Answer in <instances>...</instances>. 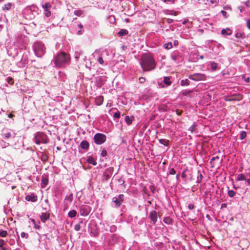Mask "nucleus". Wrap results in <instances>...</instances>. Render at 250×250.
I'll list each match as a JSON object with an SVG mask.
<instances>
[{"label":"nucleus","instance_id":"25","mask_svg":"<svg viewBox=\"0 0 250 250\" xmlns=\"http://www.w3.org/2000/svg\"><path fill=\"white\" fill-rule=\"evenodd\" d=\"M232 33V31L229 28L223 29L221 31V34L224 36L230 35Z\"/></svg>","mask_w":250,"mask_h":250},{"label":"nucleus","instance_id":"1","mask_svg":"<svg viewBox=\"0 0 250 250\" xmlns=\"http://www.w3.org/2000/svg\"><path fill=\"white\" fill-rule=\"evenodd\" d=\"M140 65L144 71H149L155 69L156 64L153 56L149 53L142 54Z\"/></svg>","mask_w":250,"mask_h":250},{"label":"nucleus","instance_id":"53","mask_svg":"<svg viewBox=\"0 0 250 250\" xmlns=\"http://www.w3.org/2000/svg\"><path fill=\"white\" fill-rule=\"evenodd\" d=\"M169 173L171 175H174L176 173V171L173 168H171L169 169Z\"/></svg>","mask_w":250,"mask_h":250},{"label":"nucleus","instance_id":"54","mask_svg":"<svg viewBox=\"0 0 250 250\" xmlns=\"http://www.w3.org/2000/svg\"><path fill=\"white\" fill-rule=\"evenodd\" d=\"M116 227L115 225H112L110 228V231L111 232H115L116 230Z\"/></svg>","mask_w":250,"mask_h":250},{"label":"nucleus","instance_id":"47","mask_svg":"<svg viewBox=\"0 0 250 250\" xmlns=\"http://www.w3.org/2000/svg\"><path fill=\"white\" fill-rule=\"evenodd\" d=\"M83 221H81L80 222L79 224H76L75 225V229L76 230V231H79L80 230L81 227V226H80V224L81 223H83Z\"/></svg>","mask_w":250,"mask_h":250},{"label":"nucleus","instance_id":"60","mask_svg":"<svg viewBox=\"0 0 250 250\" xmlns=\"http://www.w3.org/2000/svg\"><path fill=\"white\" fill-rule=\"evenodd\" d=\"M149 188L150 189V191L152 192V193H154L155 192V190H156V189H155V188L154 187V186H149Z\"/></svg>","mask_w":250,"mask_h":250},{"label":"nucleus","instance_id":"32","mask_svg":"<svg viewBox=\"0 0 250 250\" xmlns=\"http://www.w3.org/2000/svg\"><path fill=\"white\" fill-rule=\"evenodd\" d=\"M74 14L78 17L83 16L84 15L83 11L81 9L74 11Z\"/></svg>","mask_w":250,"mask_h":250},{"label":"nucleus","instance_id":"24","mask_svg":"<svg viewBox=\"0 0 250 250\" xmlns=\"http://www.w3.org/2000/svg\"><path fill=\"white\" fill-rule=\"evenodd\" d=\"M171 58L172 60L175 61L179 60V53L178 51H174L171 54Z\"/></svg>","mask_w":250,"mask_h":250},{"label":"nucleus","instance_id":"39","mask_svg":"<svg viewBox=\"0 0 250 250\" xmlns=\"http://www.w3.org/2000/svg\"><path fill=\"white\" fill-rule=\"evenodd\" d=\"M118 182L119 183L120 185L124 186V188H125V180L123 179L122 177H120V178L118 179Z\"/></svg>","mask_w":250,"mask_h":250},{"label":"nucleus","instance_id":"52","mask_svg":"<svg viewBox=\"0 0 250 250\" xmlns=\"http://www.w3.org/2000/svg\"><path fill=\"white\" fill-rule=\"evenodd\" d=\"M203 177V176L201 173H200L199 175H198L197 182L201 183Z\"/></svg>","mask_w":250,"mask_h":250},{"label":"nucleus","instance_id":"43","mask_svg":"<svg viewBox=\"0 0 250 250\" xmlns=\"http://www.w3.org/2000/svg\"><path fill=\"white\" fill-rule=\"evenodd\" d=\"M247 136V133L245 131H243L241 132L240 135V139L241 140H243L245 139Z\"/></svg>","mask_w":250,"mask_h":250},{"label":"nucleus","instance_id":"63","mask_svg":"<svg viewBox=\"0 0 250 250\" xmlns=\"http://www.w3.org/2000/svg\"><path fill=\"white\" fill-rule=\"evenodd\" d=\"M238 9L239 10L240 13H242L244 10V7L242 6H238Z\"/></svg>","mask_w":250,"mask_h":250},{"label":"nucleus","instance_id":"12","mask_svg":"<svg viewBox=\"0 0 250 250\" xmlns=\"http://www.w3.org/2000/svg\"><path fill=\"white\" fill-rule=\"evenodd\" d=\"M3 132L2 134V136L5 138V139H8L10 137L15 138L17 135V133L14 131H12V132H9L7 130V129L5 130V132H4V130H3Z\"/></svg>","mask_w":250,"mask_h":250},{"label":"nucleus","instance_id":"64","mask_svg":"<svg viewBox=\"0 0 250 250\" xmlns=\"http://www.w3.org/2000/svg\"><path fill=\"white\" fill-rule=\"evenodd\" d=\"M245 181L247 182L248 185L250 186V178L247 179L246 178Z\"/></svg>","mask_w":250,"mask_h":250},{"label":"nucleus","instance_id":"49","mask_svg":"<svg viewBox=\"0 0 250 250\" xmlns=\"http://www.w3.org/2000/svg\"><path fill=\"white\" fill-rule=\"evenodd\" d=\"M97 61H98V62H99V63H100L101 64H103V63H104V60H103V58H102L101 56H100L98 57V59H97Z\"/></svg>","mask_w":250,"mask_h":250},{"label":"nucleus","instance_id":"34","mask_svg":"<svg viewBox=\"0 0 250 250\" xmlns=\"http://www.w3.org/2000/svg\"><path fill=\"white\" fill-rule=\"evenodd\" d=\"M11 3H7L3 5V6L2 7V10L3 11H8L11 9Z\"/></svg>","mask_w":250,"mask_h":250},{"label":"nucleus","instance_id":"40","mask_svg":"<svg viewBox=\"0 0 250 250\" xmlns=\"http://www.w3.org/2000/svg\"><path fill=\"white\" fill-rule=\"evenodd\" d=\"M6 82L11 85H13L14 83L13 79L10 77L6 78Z\"/></svg>","mask_w":250,"mask_h":250},{"label":"nucleus","instance_id":"44","mask_svg":"<svg viewBox=\"0 0 250 250\" xmlns=\"http://www.w3.org/2000/svg\"><path fill=\"white\" fill-rule=\"evenodd\" d=\"M107 155V153L106 149L104 148L102 149V150H101V155L102 157H104L106 156Z\"/></svg>","mask_w":250,"mask_h":250},{"label":"nucleus","instance_id":"11","mask_svg":"<svg viewBox=\"0 0 250 250\" xmlns=\"http://www.w3.org/2000/svg\"><path fill=\"white\" fill-rule=\"evenodd\" d=\"M91 208L87 205H82L80 207V212L82 216H86L88 215L90 211Z\"/></svg>","mask_w":250,"mask_h":250},{"label":"nucleus","instance_id":"19","mask_svg":"<svg viewBox=\"0 0 250 250\" xmlns=\"http://www.w3.org/2000/svg\"><path fill=\"white\" fill-rule=\"evenodd\" d=\"M99 230L96 227H93L90 228V234L91 236L93 237H97L99 234Z\"/></svg>","mask_w":250,"mask_h":250},{"label":"nucleus","instance_id":"30","mask_svg":"<svg viewBox=\"0 0 250 250\" xmlns=\"http://www.w3.org/2000/svg\"><path fill=\"white\" fill-rule=\"evenodd\" d=\"M190 82L188 79H186L181 81L180 84L182 86H188L190 84Z\"/></svg>","mask_w":250,"mask_h":250},{"label":"nucleus","instance_id":"48","mask_svg":"<svg viewBox=\"0 0 250 250\" xmlns=\"http://www.w3.org/2000/svg\"><path fill=\"white\" fill-rule=\"evenodd\" d=\"M223 9L225 10L231 11V10H232V8H231V6L229 5H226L224 6Z\"/></svg>","mask_w":250,"mask_h":250},{"label":"nucleus","instance_id":"59","mask_svg":"<svg viewBox=\"0 0 250 250\" xmlns=\"http://www.w3.org/2000/svg\"><path fill=\"white\" fill-rule=\"evenodd\" d=\"M196 127V125H193L189 127V130H190L191 132H193L194 130V129H195Z\"/></svg>","mask_w":250,"mask_h":250},{"label":"nucleus","instance_id":"13","mask_svg":"<svg viewBox=\"0 0 250 250\" xmlns=\"http://www.w3.org/2000/svg\"><path fill=\"white\" fill-rule=\"evenodd\" d=\"M118 240V236L116 234H112L108 239V243L110 246L114 245Z\"/></svg>","mask_w":250,"mask_h":250},{"label":"nucleus","instance_id":"29","mask_svg":"<svg viewBox=\"0 0 250 250\" xmlns=\"http://www.w3.org/2000/svg\"><path fill=\"white\" fill-rule=\"evenodd\" d=\"M87 161L89 164H92L93 166H96L97 164V162L95 161L94 158L91 156H89L88 157Z\"/></svg>","mask_w":250,"mask_h":250},{"label":"nucleus","instance_id":"7","mask_svg":"<svg viewBox=\"0 0 250 250\" xmlns=\"http://www.w3.org/2000/svg\"><path fill=\"white\" fill-rule=\"evenodd\" d=\"M42 8L43 9V13L45 17H49L51 15L50 8L52 7V3L50 2H46L42 4Z\"/></svg>","mask_w":250,"mask_h":250},{"label":"nucleus","instance_id":"57","mask_svg":"<svg viewBox=\"0 0 250 250\" xmlns=\"http://www.w3.org/2000/svg\"><path fill=\"white\" fill-rule=\"evenodd\" d=\"M139 81L140 83H143L145 82L146 79L144 77H141L139 78Z\"/></svg>","mask_w":250,"mask_h":250},{"label":"nucleus","instance_id":"9","mask_svg":"<svg viewBox=\"0 0 250 250\" xmlns=\"http://www.w3.org/2000/svg\"><path fill=\"white\" fill-rule=\"evenodd\" d=\"M210 42L213 44L212 50L216 54H219L221 51L224 50V47L220 43L214 40H211Z\"/></svg>","mask_w":250,"mask_h":250},{"label":"nucleus","instance_id":"61","mask_svg":"<svg viewBox=\"0 0 250 250\" xmlns=\"http://www.w3.org/2000/svg\"><path fill=\"white\" fill-rule=\"evenodd\" d=\"M244 4L247 7H250V0H248L246 1L245 2H244Z\"/></svg>","mask_w":250,"mask_h":250},{"label":"nucleus","instance_id":"33","mask_svg":"<svg viewBox=\"0 0 250 250\" xmlns=\"http://www.w3.org/2000/svg\"><path fill=\"white\" fill-rule=\"evenodd\" d=\"M77 211L75 210H71L68 214V216L70 218L75 217L77 215Z\"/></svg>","mask_w":250,"mask_h":250},{"label":"nucleus","instance_id":"38","mask_svg":"<svg viewBox=\"0 0 250 250\" xmlns=\"http://www.w3.org/2000/svg\"><path fill=\"white\" fill-rule=\"evenodd\" d=\"M246 177L243 174H239L237 177V181H243L245 180Z\"/></svg>","mask_w":250,"mask_h":250},{"label":"nucleus","instance_id":"41","mask_svg":"<svg viewBox=\"0 0 250 250\" xmlns=\"http://www.w3.org/2000/svg\"><path fill=\"white\" fill-rule=\"evenodd\" d=\"M120 116H121V113L118 110L117 112H116L114 115H113V118H114V119H118L120 118Z\"/></svg>","mask_w":250,"mask_h":250},{"label":"nucleus","instance_id":"26","mask_svg":"<svg viewBox=\"0 0 250 250\" xmlns=\"http://www.w3.org/2000/svg\"><path fill=\"white\" fill-rule=\"evenodd\" d=\"M104 101V97L102 96H100L97 97L95 99V103L97 105H101L102 104Z\"/></svg>","mask_w":250,"mask_h":250},{"label":"nucleus","instance_id":"37","mask_svg":"<svg viewBox=\"0 0 250 250\" xmlns=\"http://www.w3.org/2000/svg\"><path fill=\"white\" fill-rule=\"evenodd\" d=\"M48 157L46 154L42 153V154L41 155V160L43 162L45 163V162H46L48 160Z\"/></svg>","mask_w":250,"mask_h":250},{"label":"nucleus","instance_id":"35","mask_svg":"<svg viewBox=\"0 0 250 250\" xmlns=\"http://www.w3.org/2000/svg\"><path fill=\"white\" fill-rule=\"evenodd\" d=\"M163 221L167 225H170L172 224V220L169 217H164Z\"/></svg>","mask_w":250,"mask_h":250},{"label":"nucleus","instance_id":"28","mask_svg":"<svg viewBox=\"0 0 250 250\" xmlns=\"http://www.w3.org/2000/svg\"><path fill=\"white\" fill-rule=\"evenodd\" d=\"M73 200V194L71 193L70 195L66 196L64 199V202H66L67 204L68 203H70L72 202Z\"/></svg>","mask_w":250,"mask_h":250},{"label":"nucleus","instance_id":"21","mask_svg":"<svg viewBox=\"0 0 250 250\" xmlns=\"http://www.w3.org/2000/svg\"><path fill=\"white\" fill-rule=\"evenodd\" d=\"M134 120V117L133 116H130V117H129L128 116H126L125 118V123L128 125L132 124V121Z\"/></svg>","mask_w":250,"mask_h":250},{"label":"nucleus","instance_id":"23","mask_svg":"<svg viewBox=\"0 0 250 250\" xmlns=\"http://www.w3.org/2000/svg\"><path fill=\"white\" fill-rule=\"evenodd\" d=\"M210 63L211 69L213 71L220 69V68L219 67L218 63L216 62H211Z\"/></svg>","mask_w":250,"mask_h":250},{"label":"nucleus","instance_id":"3","mask_svg":"<svg viewBox=\"0 0 250 250\" xmlns=\"http://www.w3.org/2000/svg\"><path fill=\"white\" fill-rule=\"evenodd\" d=\"M35 54L38 57H42L45 53L44 44L41 42L37 41L33 45Z\"/></svg>","mask_w":250,"mask_h":250},{"label":"nucleus","instance_id":"36","mask_svg":"<svg viewBox=\"0 0 250 250\" xmlns=\"http://www.w3.org/2000/svg\"><path fill=\"white\" fill-rule=\"evenodd\" d=\"M164 47L166 49H170L172 48L173 45L171 42H169L164 44Z\"/></svg>","mask_w":250,"mask_h":250},{"label":"nucleus","instance_id":"62","mask_svg":"<svg viewBox=\"0 0 250 250\" xmlns=\"http://www.w3.org/2000/svg\"><path fill=\"white\" fill-rule=\"evenodd\" d=\"M194 205L192 204H190L188 205V208L189 209V210H192L193 209H194Z\"/></svg>","mask_w":250,"mask_h":250},{"label":"nucleus","instance_id":"45","mask_svg":"<svg viewBox=\"0 0 250 250\" xmlns=\"http://www.w3.org/2000/svg\"><path fill=\"white\" fill-rule=\"evenodd\" d=\"M40 222L38 221V223H36V222L33 224L34 227L35 229H40L41 228V226L40 225Z\"/></svg>","mask_w":250,"mask_h":250},{"label":"nucleus","instance_id":"50","mask_svg":"<svg viewBox=\"0 0 250 250\" xmlns=\"http://www.w3.org/2000/svg\"><path fill=\"white\" fill-rule=\"evenodd\" d=\"M221 13L225 19H227L228 17V15H227V13L225 10H222L221 11Z\"/></svg>","mask_w":250,"mask_h":250},{"label":"nucleus","instance_id":"15","mask_svg":"<svg viewBox=\"0 0 250 250\" xmlns=\"http://www.w3.org/2000/svg\"><path fill=\"white\" fill-rule=\"evenodd\" d=\"M215 161H219L218 166H219L220 164H221L222 162V160H220V158L218 156H216L215 157H213L210 160V163L211 165V167H214L216 166Z\"/></svg>","mask_w":250,"mask_h":250},{"label":"nucleus","instance_id":"20","mask_svg":"<svg viewBox=\"0 0 250 250\" xmlns=\"http://www.w3.org/2000/svg\"><path fill=\"white\" fill-rule=\"evenodd\" d=\"M81 147L85 150H87L89 147V144L87 141H83L80 144Z\"/></svg>","mask_w":250,"mask_h":250},{"label":"nucleus","instance_id":"58","mask_svg":"<svg viewBox=\"0 0 250 250\" xmlns=\"http://www.w3.org/2000/svg\"><path fill=\"white\" fill-rule=\"evenodd\" d=\"M247 27L250 30V18L246 21Z\"/></svg>","mask_w":250,"mask_h":250},{"label":"nucleus","instance_id":"10","mask_svg":"<svg viewBox=\"0 0 250 250\" xmlns=\"http://www.w3.org/2000/svg\"><path fill=\"white\" fill-rule=\"evenodd\" d=\"M188 78L194 81H204L206 80V76L202 73H194L189 75Z\"/></svg>","mask_w":250,"mask_h":250},{"label":"nucleus","instance_id":"16","mask_svg":"<svg viewBox=\"0 0 250 250\" xmlns=\"http://www.w3.org/2000/svg\"><path fill=\"white\" fill-rule=\"evenodd\" d=\"M48 184V176L43 174L42 177L41 187L42 188H45Z\"/></svg>","mask_w":250,"mask_h":250},{"label":"nucleus","instance_id":"42","mask_svg":"<svg viewBox=\"0 0 250 250\" xmlns=\"http://www.w3.org/2000/svg\"><path fill=\"white\" fill-rule=\"evenodd\" d=\"M7 235V232L6 230L0 229V237H6Z\"/></svg>","mask_w":250,"mask_h":250},{"label":"nucleus","instance_id":"14","mask_svg":"<svg viewBox=\"0 0 250 250\" xmlns=\"http://www.w3.org/2000/svg\"><path fill=\"white\" fill-rule=\"evenodd\" d=\"M149 218L153 224H155L157 221V213L155 210H153L150 212Z\"/></svg>","mask_w":250,"mask_h":250},{"label":"nucleus","instance_id":"22","mask_svg":"<svg viewBox=\"0 0 250 250\" xmlns=\"http://www.w3.org/2000/svg\"><path fill=\"white\" fill-rule=\"evenodd\" d=\"M171 77H164L163 82L166 86L170 85L171 84V81L170 80Z\"/></svg>","mask_w":250,"mask_h":250},{"label":"nucleus","instance_id":"6","mask_svg":"<svg viewBox=\"0 0 250 250\" xmlns=\"http://www.w3.org/2000/svg\"><path fill=\"white\" fill-rule=\"evenodd\" d=\"M125 200V196L123 194H119L118 196L112 198V202L114 204V207L119 208L121 206Z\"/></svg>","mask_w":250,"mask_h":250},{"label":"nucleus","instance_id":"5","mask_svg":"<svg viewBox=\"0 0 250 250\" xmlns=\"http://www.w3.org/2000/svg\"><path fill=\"white\" fill-rule=\"evenodd\" d=\"M93 139L96 144L100 145L106 141V136L104 134L97 133L94 136Z\"/></svg>","mask_w":250,"mask_h":250},{"label":"nucleus","instance_id":"56","mask_svg":"<svg viewBox=\"0 0 250 250\" xmlns=\"http://www.w3.org/2000/svg\"><path fill=\"white\" fill-rule=\"evenodd\" d=\"M192 92L191 90H185L183 92V95L185 96H188Z\"/></svg>","mask_w":250,"mask_h":250},{"label":"nucleus","instance_id":"55","mask_svg":"<svg viewBox=\"0 0 250 250\" xmlns=\"http://www.w3.org/2000/svg\"><path fill=\"white\" fill-rule=\"evenodd\" d=\"M82 52H76L75 53V58L76 59V60H78L80 57V55L81 54Z\"/></svg>","mask_w":250,"mask_h":250},{"label":"nucleus","instance_id":"17","mask_svg":"<svg viewBox=\"0 0 250 250\" xmlns=\"http://www.w3.org/2000/svg\"><path fill=\"white\" fill-rule=\"evenodd\" d=\"M38 199V197L35 195L34 193L30 194V195H26L25 197V200L28 201H31L32 202H36Z\"/></svg>","mask_w":250,"mask_h":250},{"label":"nucleus","instance_id":"46","mask_svg":"<svg viewBox=\"0 0 250 250\" xmlns=\"http://www.w3.org/2000/svg\"><path fill=\"white\" fill-rule=\"evenodd\" d=\"M235 194V192L233 190H229L228 191V195L230 197H233Z\"/></svg>","mask_w":250,"mask_h":250},{"label":"nucleus","instance_id":"27","mask_svg":"<svg viewBox=\"0 0 250 250\" xmlns=\"http://www.w3.org/2000/svg\"><path fill=\"white\" fill-rule=\"evenodd\" d=\"M128 33V31L126 29H122L118 32V35L120 37H123L124 36H125L127 35Z\"/></svg>","mask_w":250,"mask_h":250},{"label":"nucleus","instance_id":"18","mask_svg":"<svg viewBox=\"0 0 250 250\" xmlns=\"http://www.w3.org/2000/svg\"><path fill=\"white\" fill-rule=\"evenodd\" d=\"M50 213L47 212H42L41 216L40 219L42 223H45L47 220H48L50 218Z\"/></svg>","mask_w":250,"mask_h":250},{"label":"nucleus","instance_id":"8","mask_svg":"<svg viewBox=\"0 0 250 250\" xmlns=\"http://www.w3.org/2000/svg\"><path fill=\"white\" fill-rule=\"evenodd\" d=\"M114 171L113 167H109L106 168L102 176V180L104 181H108L111 177Z\"/></svg>","mask_w":250,"mask_h":250},{"label":"nucleus","instance_id":"4","mask_svg":"<svg viewBox=\"0 0 250 250\" xmlns=\"http://www.w3.org/2000/svg\"><path fill=\"white\" fill-rule=\"evenodd\" d=\"M33 141L37 145L47 144L49 142V138L44 132L39 131L35 134Z\"/></svg>","mask_w":250,"mask_h":250},{"label":"nucleus","instance_id":"51","mask_svg":"<svg viewBox=\"0 0 250 250\" xmlns=\"http://www.w3.org/2000/svg\"><path fill=\"white\" fill-rule=\"evenodd\" d=\"M21 235L22 238H27L29 236L28 234L27 233H25L24 232H21Z\"/></svg>","mask_w":250,"mask_h":250},{"label":"nucleus","instance_id":"31","mask_svg":"<svg viewBox=\"0 0 250 250\" xmlns=\"http://www.w3.org/2000/svg\"><path fill=\"white\" fill-rule=\"evenodd\" d=\"M159 143L165 146H168L169 144V140L165 139H161L159 140Z\"/></svg>","mask_w":250,"mask_h":250},{"label":"nucleus","instance_id":"2","mask_svg":"<svg viewBox=\"0 0 250 250\" xmlns=\"http://www.w3.org/2000/svg\"><path fill=\"white\" fill-rule=\"evenodd\" d=\"M70 57L68 54L61 52L54 57L53 62L56 67H64L70 63Z\"/></svg>","mask_w":250,"mask_h":250}]
</instances>
